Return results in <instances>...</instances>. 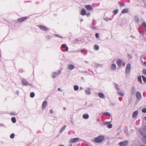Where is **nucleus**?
<instances>
[{
  "instance_id": "f257e3e1",
  "label": "nucleus",
  "mask_w": 146,
  "mask_h": 146,
  "mask_svg": "<svg viewBox=\"0 0 146 146\" xmlns=\"http://www.w3.org/2000/svg\"><path fill=\"white\" fill-rule=\"evenodd\" d=\"M104 139L105 137L104 136H98L95 139L94 141L96 143H100Z\"/></svg>"
},
{
  "instance_id": "f03ea898",
  "label": "nucleus",
  "mask_w": 146,
  "mask_h": 146,
  "mask_svg": "<svg viewBox=\"0 0 146 146\" xmlns=\"http://www.w3.org/2000/svg\"><path fill=\"white\" fill-rule=\"evenodd\" d=\"M131 68V65L129 63L127 64L125 70V72L126 74H128L130 71Z\"/></svg>"
},
{
  "instance_id": "7ed1b4c3",
  "label": "nucleus",
  "mask_w": 146,
  "mask_h": 146,
  "mask_svg": "<svg viewBox=\"0 0 146 146\" xmlns=\"http://www.w3.org/2000/svg\"><path fill=\"white\" fill-rule=\"evenodd\" d=\"M128 143V141H125L120 142L119 143V145L120 146H127Z\"/></svg>"
},
{
  "instance_id": "20e7f679",
  "label": "nucleus",
  "mask_w": 146,
  "mask_h": 146,
  "mask_svg": "<svg viewBox=\"0 0 146 146\" xmlns=\"http://www.w3.org/2000/svg\"><path fill=\"white\" fill-rule=\"evenodd\" d=\"M85 8L87 10H91L93 9V7L91 5H86L85 6Z\"/></svg>"
},
{
  "instance_id": "39448f33",
  "label": "nucleus",
  "mask_w": 146,
  "mask_h": 146,
  "mask_svg": "<svg viewBox=\"0 0 146 146\" xmlns=\"http://www.w3.org/2000/svg\"><path fill=\"white\" fill-rule=\"evenodd\" d=\"M27 19V17H24L19 18L17 19V21L19 22H22L25 20Z\"/></svg>"
},
{
  "instance_id": "423d86ee",
  "label": "nucleus",
  "mask_w": 146,
  "mask_h": 146,
  "mask_svg": "<svg viewBox=\"0 0 146 146\" xmlns=\"http://www.w3.org/2000/svg\"><path fill=\"white\" fill-rule=\"evenodd\" d=\"M39 27L42 30L44 31H47L48 30V29L45 26L42 25H40L39 26Z\"/></svg>"
},
{
  "instance_id": "0eeeda50",
  "label": "nucleus",
  "mask_w": 146,
  "mask_h": 146,
  "mask_svg": "<svg viewBox=\"0 0 146 146\" xmlns=\"http://www.w3.org/2000/svg\"><path fill=\"white\" fill-rule=\"evenodd\" d=\"M79 139L77 138H75L74 139H71L70 140V143H72L74 142L78 141Z\"/></svg>"
},
{
  "instance_id": "6e6552de",
  "label": "nucleus",
  "mask_w": 146,
  "mask_h": 146,
  "mask_svg": "<svg viewBox=\"0 0 146 146\" xmlns=\"http://www.w3.org/2000/svg\"><path fill=\"white\" fill-rule=\"evenodd\" d=\"M136 96L137 99H140L141 98V95L139 92H136Z\"/></svg>"
},
{
  "instance_id": "1a4fd4ad",
  "label": "nucleus",
  "mask_w": 146,
  "mask_h": 146,
  "mask_svg": "<svg viewBox=\"0 0 146 146\" xmlns=\"http://www.w3.org/2000/svg\"><path fill=\"white\" fill-rule=\"evenodd\" d=\"M86 11L85 9H82L81 10V12L80 14L81 15H86Z\"/></svg>"
},
{
  "instance_id": "9d476101",
  "label": "nucleus",
  "mask_w": 146,
  "mask_h": 146,
  "mask_svg": "<svg viewBox=\"0 0 146 146\" xmlns=\"http://www.w3.org/2000/svg\"><path fill=\"white\" fill-rule=\"evenodd\" d=\"M47 104V102L46 101H44L42 105V108L43 109H44L46 106Z\"/></svg>"
},
{
  "instance_id": "9b49d317",
  "label": "nucleus",
  "mask_w": 146,
  "mask_h": 146,
  "mask_svg": "<svg viewBox=\"0 0 146 146\" xmlns=\"http://www.w3.org/2000/svg\"><path fill=\"white\" fill-rule=\"evenodd\" d=\"M116 63L117 64L118 66L120 67L122 64V61L121 60L119 59L117 60Z\"/></svg>"
},
{
  "instance_id": "f8f14e48",
  "label": "nucleus",
  "mask_w": 146,
  "mask_h": 146,
  "mask_svg": "<svg viewBox=\"0 0 146 146\" xmlns=\"http://www.w3.org/2000/svg\"><path fill=\"white\" fill-rule=\"evenodd\" d=\"M138 113V112L137 111H136L133 112L132 115V117L133 118H134L136 117Z\"/></svg>"
},
{
  "instance_id": "ddd939ff",
  "label": "nucleus",
  "mask_w": 146,
  "mask_h": 146,
  "mask_svg": "<svg viewBox=\"0 0 146 146\" xmlns=\"http://www.w3.org/2000/svg\"><path fill=\"white\" fill-rule=\"evenodd\" d=\"M98 96L101 98H104V94L100 92L98 94Z\"/></svg>"
},
{
  "instance_id": "4468645a",
  "label": "nucleus",
  "mask_w": 146,
  "mask_h": 146,
  "mask_svg": "<svg viewBox=\"0 0 146 146\" xmlns=\"http://www.w3.org/2000/svg\"><path fill=\"white\" fill-rule=\"evenodd\" d=\"M74 65L72 64H69L68 65V68L70 70H72L74 69Z\"/></svg>"
},
{
  "instance_id": "2eb2a0df",
  "label": "nucleus",
  "mask_w": 146,
  "mask_h": 146,
  "mask_svg": "<svg viewBox=\"0 0 146 146\" xmlns=\"http://www.w3.org/2000/svg\"><path fill=\"white\" fill-rule=\"evenodd\" d=\"M111 69L112 70H115L116 68V66L115 64H113L111 66Z\"/></svg>"
},
{
  "instance_id": "dca6fc26",
  "label": "nucleus",
  "mask_w": 146,
  "mask_h": 146,
  "mask_svg": "<svg viewBox=\"0 0 146 146\" xmlns=\"http://www.w3.org/2000/svg\"><path fill=\"white\" fill-rule=\"evenodd\" d=\"M89 115L88 114H84L83 115V118L85 119H88L89 118Z\"/></svg>"
},
{
  "instance_id": "f3484780",
  "label": "nucleus",
  "mask_w": 146,
  "mask_h": 146,
  "mask_svg": "<svg viewBox=\"0 0 146 146\" xmlns=\"http://www.w3.org/2000/svg\"><path fill=\"white\" fill-rule=\"evenodd\" d=\"M128 12V10L127 9H125L123 10L121 13H126Z\"/></svg>"
},
{
  "instance_id": "a211bd4d",
  "label": "nucleus",
  "mask_w": 146,
  "mask_h": 146,
  "mask_svg": "<svg viewBox=\"0 0 146 146\" xmlns=\"http://www.w3.org/2000/svg\"><path fill=\"white\" fill-rule=\"evenodd\" d=\"M85 92H86V94H89L90 93V89L89 88H87Z\"/></svg>"
},
{
  "instance_id": "6ab92c4d",
  "label": "nucleus",
  "mask_w": 146,
  "mask_h": 146,
  "mask_svg": "<svg viewBox=\"0 0 146 146\" xmlns=\"http://www.w3.org/2000/svg\"><path fill=\"white\" fill-rule=\"evenodd\" d=\"M143 141L146 144V136H144L142 138Z\"/></svg>"
},
{
  "instance_id": "aec40b11",
  "label": "nucleus",
  "mask_w": 146,
  "mask_h": 146,
  "mask_svg": "<svg viewBox=\"0 0 146 146\" xmlns=\"http://www.w3.org/2000/svg\"><path fill=\"white\" fill-rule=\"evenodd\" d=\"M99 48V46L97 45H95L94 46V49L96 50H98Z\"/></svg>"
},
{
  "instance_id": "412c9836",
  "label": "nucleus",
  "mask_w": 146,
  "mask_h": 146,
  "mask_svg": "<svg viewBox=\"0 0 146 146\" xmlns=\"http://www.w3.org/2000/svg\"><path fill=\"white\" fill-rule=\"evenodd\" d=\"M66 127V125L64 126L61 129L60 131L62 133L63 131H64Z\"/></svg>"
},
{
  "instance_id": "4be33fe9",
  "label": "nucleus",
  "mask_w": 146,
  "mask_h": 146,
  "mask_svg": "<svg viewBox=\"0 0 146 146\" xmlns=\"http://www.w3.org/2000/svg\"><path fill=\"white\" fill-rule=\"evenodd\" d=\"M11 121L13 123H15L16 122V120L15 117H13L11 118Z\"/></svg>"
},
{
  "instance_id": "5701e85b",
  "label": "nucleus",
  "mask_w": 146,
  "mask_h": 146,
  "mask_svg": "<svg viewBox=\"0 0 146 146\" xmlns=\"http://www.w3.org/2000/svg\"><path fill=\"white\" fill-rule=\"evenodd\" d=\"M79 88L78 86L75 85L74 86V89L75 91H77L78 90Z\"/></svg>"
},
{
  "instance_id": "b1692460",
  "label": "nucleus",
  "mask_w": 146,
  "mask_h": 146,
  "mask_svg": "<svg viewBox=\"0 0 146 146\" xmlns=\"http://www.w3.org/2000/svg\"><path fill=\"white\" fill-rule=\"evenodd\" d=\"M35 96V94L33 92H31L30 94V96L31 98H33Z\"/></svg>"
},
{
  "instance_id": "393cba45",
  "label": "nucleus",
  "mask_w": 146,
  "mask_h": 146,
  "mask_svg": "<svg viewBox=\"0 0 146 146\" xmlns=\"http://www.w3.org/2000/svg\"><path fill=\"white\" fill-rule=\"evenodd\" d=\"M138 81H139L141 83H142L141 78L140 76H139L138 77Z\"/></svg>"
},
{
  "instance_id": "a878e982",
  "label": "nucleus",
  "mask_w": 146,
  "mask_h": 146,
  "mask_svg": "<svg viewBox=\"0 0 146 146\" xmlns=\"http://www.w3.org/2000/svg\"><path fill=\"white\" fill-rule=\"evenodd\" d=\"M142 25L146 29V24L144 22H143L142 23Z\"/></svg>"
},
{
  "instance_id": "bb28decb",
  "label": "nucleus",
  "mask_w": 146,
  "mask_h": 146,
  "mask_svg": "<svg viewBox=\"0 0 146 146\" xmlns=\"http://www.w3.org/2000/svg\"><path fill=\"white\" fill-rule=\"evenodd\" d=\"M142 78L143 80V81L145 82H146V78H145V76H142Z\"/></svg>"
},
{
  "instance_id": "cd10ccee",
  "label": "nucleus",
  "mask_w": 146,
  "mask_h": 146,
  "mask_svg": "<svg viewBox=\"0 0 146 146\" xmlns=\"http://www.w3.org/2000/svg\"><path fill=\"white\" fill-rule=\"evenodd\" d=\"M118 94L121 96H123L124 95V94L121 92L119 91L118 92Z\"/></svg>"
},
{
  "instance_id": "c85d7f7f",
  "label": "nucleus",
  "mask_w": 146,
  "mask_h": 146,
  "mask_svg": "<svg viewBox=\"0 0 146 146\" xmlns=\"http://www.w3.org/2000/svg\"><path fill=\"white\" fill-rule=\"evenodd\" d=\"M104 114L105 115H106V116H110V114L109 113H108V112L104 113Z\"/></svg>"
},
{
  "instance_id": "c756f323",
  "label": "nucleus",
  "mask_w": 146,
  "mask_h": 146,
  "mask_svg": "<svg viewBox=\"0 0 146 146\" xmlns=\"http://www.w3.org/2000/svg\"><path fill=\"white\" fill-rule=\"evenodd\" d=\"M112 125L111 124H110L107 125V127L109 128H111L112 127Z\"/></svg>"
},
{
  "instance_id": "7c9ffc66",
  "label": "nucleus",
  "mask_w": 146,
  "mask_h": 146,
  "mask_svg": "<svg viewBox=\"0 0 146 146\" xmlns=\"http://www.w3.org/2000/svg\"><path fill=\"white\" fill-rule=\"evenodd\" d=\"M143 74L146 75V69H144L143 70Z\"/></svg>"
},
{
  "instance_id": "2f4dec72",
  "label": "nucleus",
  "mask_w": 146,
  "mask_h": 146,
  "mask_svg": "<svg viewBox=\"0 0 146 146\" xmlns=\"http://www.w3.org/2000/svg\"><path fill=\"white\" fill-rule=\"evenodd\" d=\"M14 136H15V135L13 133H12L11 135H10V137L12 138V139H13V138L14 137Z\"/></svg>"
},
{
  "instance_id": "473e14b6",
  "label": "nucleus",
  "mask_w": 146,
  "mask_h": 146,
  "mask_svg": "<svg viewBox=\"0 0 146 146\" xmlns=\"http://www.w3.org/2000/svg\"><path fill=\"white\" fill-rule=\"evenodd\" d=\"M22 84L24 85H26L27 84V83L26 82H24L23 81H22Z\"/></svg>"
},
{
  "instance_id": "72a5a7b5",
  "label": "nucleus",
  "mask_w": 146,
  "mask_h": 146,
  "mask_svg": "<svg viewBox=\"0 0 146 146\" xmlns=\"http://www.w3.org/2000/svg\"><path fill=\"white\" fill-rule=\"evenodd\" d=\"M124 5V3L123 2H121L120 3V6L122 7Z\"/></svg>"
},
{
  "instance_id": "f704fd0d",
  "label": "nucleus",
  "mask_w": 146,
  "mask_h": 146,
  "mask_svg": "<svg viewBox=\"0 0 146 146\" xmlns=\"http://www.w3.org/2000/svg\"><path fill=\"white\" fill-rule=\"evenodd\" d=\"M56 36L58 37H59V38H63V37H62V36L59 35H58V34H56Z\"/></svg>"
},
{
  "instance_id": "c9c22d12",
  "label": "nucleus",
  "mask_w": 146,
  "mask_h": 146,
  "mask_svg": "<svg viewBox=\"0 0 146 146\" xmlns=\"http://www.w3.org/2000/svg\"><path fill=\"white\" fill-rule=\"evenodd\" d=\"M142 111L144 113H146V108H144L142 110Z\"/></svg>"
},
{
  "instance_id": "e433bc0d",
  "label": "nucleus",
  "mask_w": 146,
  "mask_h": 146,
  "mask_svg": "<svg viewBox=\"0 0 146 146\" xmlns=\"http://www.w3.org/2000/svg\"><path fill=\"white\" fill-rule=\"evenodd\" d=\"M61 71H59L58 73H55L54 74L56 75H58L60 74Z\"/></svg>"
},
{
  "instance_id": "4c0bfd02",
  "label": "nucleus",
  "mask_w": 146,
  "mask_h": 146,
  "mask_svg": "<svg viewBox=\"0 0 146 146\" xmlns=\"http://www.w3.org/2000/svg\"><path fill=\"white\" fill-rule=\"evenodd\" d=\"M118 11L117 10H114L113 11L114 13L115 14H117V13Z\"/></svg>"
},
{
  "instance_id": "58836bf2",
  "label": "nucleus",
  "mask_w": 146,
  "mask_h": 146,
  "mask_svg": "<svg viewBox=\"0 0 146 146\" xmlns=\"http://www.w3.org/2000/svg\"><path fill=\"white\" fill-rule=\"evenodd\" d=\"M96 37V38H98L99 37V34L98 33H96L95 34Z\"/></svg>"
},
{
  "instance_id": "ea45409f",
  "label": "nucleus",
  "mask_w": 146,
  "mask_h": 146,
  "mask_svg": "<svg viewBox=\"0 0 146 146\" xmlns=\"http://www.w3.org/2000/svg\"><path fill=\"white\" fill-rule=\"evenodd\" d=\"M86 15L87 16H89L90 15V13H86Z\"/></svg>"
},
{
  "instance_id": "a19ab883",
  "label": "nucleus",
  "mask_w": 146,
  "mask_h": 146,
  "mask_svg": "<svg viewBox=\"0 0 146 146\" xmlns=\"http://www.w3.org/2000/svg\"><path fill=\"white\" fill-rule=\"evenodd\" d=\"M62 47L63 48H65L66 47L65 44H62Z\"/></svg>"
},
{
  "instance_id": "79ce46f5",
  "label": "nucleus",
  "mask_w": 146,
  "mask_h": 146,
  "mask_svg": "<svg viewBox=\"0 0 146 146\" xmlns=\"http://www.w3.org/2000/svg\"><path fill=\"white\" fill-rule=\"evenodd\" d=\"M65 48L66 51H67L68 50V47H66Z\"/></svg>"
},
{
  "instance_id": "37998d69",
  "label": "nucleus",
  "mask_w": 146,
  "mask_h": 146,
  "mask_svg": "<svg viewBox=\"0 0 146 146\" xmlns=\"http://www.w3.org/2000/svg\"><path fill=\"white\" fill-rule=\"evenodd\" d=\"M104 20L106 21H108V18H104Z\"/></svg>"
},
{
  "instance_id": "c03bdc74",
  "label": "nucleus",
  "mask_w": 146,
  "mask_h": 146,
  "mask_svg": "<svg viewBox=\"0 0 146 146\" xmlns=\"http://www.w3.org/2000/svg\"><path fill=\"white\" fill-rule=\"evenodd\" d=\"M143 64L145 65L146 66V61L144 62Z\"/></svg>"
},
{
  "instance_id": "a18cd8bd",
  "label": "nucleus",
  "mask_w": 146,
  "mask_h": 146,
  "mask_svg": "<svg viewBox=\"0 0 146 146\" xmlns=\"http://www.w3.org/2000/svg\"><path fill=\"white\" fill-rule=\"evenodd\" d=\"M58 90L59 91H61V89L60 88H58Z\"/></svg>"
},
{
  "instance_id": "49530a36",
  "label": "nucleus",
  "mask_w": 146,
  "mask_h": 146,
  "mask_svg": "<svg viewBox=\"0 0 146 146\" xmlns=\"http://www.w3.org/2000/svg\"><path fill=\"white\" fill-rule=\"evenodd\" d=\"M50 112L51 113H53V111L52 110H50Z\"/></svg>"
},
{
  "instance_id": "de8ad7c7",
  "label": "nucleus",
  "mask_w": 146,
  "mask_h": 146,
  "mask_svg": "<svg viewBox=\"0 0 146 146\" xmlns=\"http://www.w3.org/2000/svg\"><path fill=\"white\" fill-rule=\"evenodd\" d=\"M52 76L54 78H55V76L54 75H53Z\"/></svg>"
},
{
  "instance_id": "09e8293b",
  "label": "nucleus",
  "mask_w": 146,
  "mask_h": 146,
  "mask_svg": "<svg viewBox=\"0 0 146 146\" xmlns=\"http://www.w3.org/2000/svg\"><path fill=\"white\" fill-rule=\"evenodd\" d=\"M144 129L146 130V126L144 127Z\"/></svg>"
},
{
  "instance_id": "8fccbe9b",
  "label": "nucleus",
  "mask_w": 146,
  "mask_h": 146,
  "mask_svg": "<svg viewBox=\"0 0 146 146\" xmlns=\"http://www.w3.org/2000/svg\"><path fill=\"white\" fill-rule=\"evenodd\" d=\"M58 146H64L63 145H59Z\"/></svg>"
},
{
  "instance_id": "3c124183",
  "label": "nucleus",
  "mask_w": 146,
  "mask_h": 146,
  "mask_svg": "<svg viewBox=\"0 0 146 146\" xmlns=\"http://www.w3.org/2000/svg\"><path fill=\"white\" fill-rule=\"evenodd\" d=\"M69 146H72V144H70V145H69Z\"/></svg>"
},
{
  "instance_id": "603ef678",
  "label": "nucleus",
  "mask_w": 146,
  "mask_h": 146,
  "mask_svg": "<svg viewBox=\"0 0 146 146\" xmlns=\"http://www.w3.org/2000/svg\"><path fill=\"white\" fill-rule=\"evenodd\" d=\"M144 118H145V119L146 120V117H144Z\"/></svg>"
}]
</instances>
